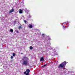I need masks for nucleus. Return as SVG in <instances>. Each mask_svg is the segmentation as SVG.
Listing matches in <instances>:
<instances>
[{"mask_svg":"<svg viewBox=\"0 0 75 75\" xmlns=\"http://www.w3.org/2000/svg\"><path fill=\"white\" fill-rule=\"evenodd\" d=\"M23 65H26L27 66L29 65V62L28 61V59L26 57H24L23 59Z\"/></svg>","mask_w":75,"mask_h":75,"instance_id":"obj_1","label":"nucleus"},{"mask_svg":"<svg viewBox=\"0 0 75 75\" xmlns=\"http://www.w3.org/2000/svg\"><path fill=\"white\" fill-rule=\"evenodd\" d=\"M57 54H58V53H57L54 54V55H57Z\"/></svg>","mask_w":75,"mask_h":75,"instance_id":"obj_20","label":"nucleus"},{"mask_svg":"<svg viewBox=\"0 0 75 75\" xmlns=\"http://www.w3.org/2000/svg\"><path fill=\"white\" fill-rule=\"evenodd\" d=\"M26 72H27V71H25L24 74H25H25H26Z\"/></svg>","mask_w":75,"mask_h":75,"instance_id":"obj_16","label":"nucleus"},{"mask_svg":"<svg viewBox=\"0 0 75 75\" xmlns=\"http://www.w3.org/2000/svg\"><path fill=\"white\" fill-rule=\"evenodd\" d=\"M22 28H22V27H21V26H20L19 27V30H21V29H22Z\"/></svg>","mask_w":75,"mask_h":75,"instance_id":"obj_8","label":"nucleus"},{"mask_svg":"<svg viewBox=\"0 0 75 75\" xmlns=\"http://www.w3.org/2000/svg\"><path fill=\"white\" fill-rule=\"evenodd\" d=\"M1 52V51H0V52Z\"/></svg>","mask_w":75,"mask_h":75,"instance_id":"obj_29","label":"nucleus"},{"mask_svg":"<svg viewBox=\"0 0 75 75\" xmlns=\"http://www.w3.org/2000/svg\"><path fill=\"white\" fill-rule=\"evenodd\" d=\"M10 32H11V33H13V30L12 29H11L10 30Z\"/></svg>","mask_w":75,"mask_h":75,"instance_id":"obj_10","label":"nucleus"},{"mask_svg":"<svg viewBox=\"0 0 75 75\" xmlns=\"http://www.w3.org/2000/svg\"><path fill=\"white\" fill-rule=\"evenodd\" d=\"M16 32L17 33H18V30H16Z\"/></svg>","mask_w":75,"mask_h":75,"instance_id":"obj_17","label":"nucleus"},{"mask_svg":"<svg viewBox=\"0 0 75 75\" xmlns=\"http://www.w3.org/2000/svg\"><path fill=\"white\" fill-rule=\"evenodd\" d=\"M47 44H46V46H47Z\"/></svg>","mask_w":75,"mask_h":75,"instance_id":"obj_27","label":"nucleus"},{"mask_svg":"<svg viewBox=\"0 0 75 75\" xmlns=\"http://www.w3.org/2000/svg\"><path fill=\"white\" fill-rule=\"evenodd\" d=\"M23 13V11L22 10L20 9L19 11V13H20V14H21Z\"/></svg>","mask_w":75,"mask_h":75,"instance_id":"obj_7","label":"nucleus"},{"mask_svg":"<svg viewBox=\"0 0 75 75\" xmlns=\"http://www.w3.org/2000/svg\"><path fill=\"white\" fill-rule=\"evenodd\" d=\"M65 65H66V61H65L64 62L60 64L58 66V68L59 69L61 68H63V67H65Z\"/></svg>","mask_w":75,"mask_h":75,"instance_id":"obj_2","label":"nucleus"},{"mask_svg":"<svg viewBox=\"0 0 75 75\" xmlns=\"http://www.w3.org/2000/svg\"><path fill=\"white\" fill-rule=\"evenodd\" d=\"M28 27H29L30 28H33V26L32 25V24H29V25Z\"/></svg>","mask_w":75,"mask_h":75,"instance_id":"obj_4","label":"nucleus"},{"mask_svg":"<svg viewBox=\"0 0 75 75\" xmlns=\"http://www.w3.org/2000/svg\"><path fill=\"white\" fill-rule=\"evenodd\" d=\"M25 10L26 11H27V10L25 9Z\"/></svg>","mask_w":75,"mask_h":75,"instance_id":"obj_23","label":"nucleus"},{"mask_svg":"<svg viewBox=\"0 0 75 75\" xmlns=\"http://www.w3.org/2000/svg\"><path fill=\"white\" fill-rule=\"evenodd\" d=\"M66 22H65V24H66Z\"/></svg>","mask_w":75,"mask_h":75,"instance_id":"obj_28","label":"nucleus"},{"mask_svg":"<svg viewBox=\"0 0 75 75\" xmlns=\"http://www.w3.org/2000/svg\"><path fill=\"white\" fill-rule=\"evenodd\" d=\"M28 18H30V17H31V16H30V14H29L28 16Z\"/></svg>","mask_w":75,"mask_h":75,"instance_id":"obj_9","label":"nucleus"},{"mask_svg":"<svg viewBox=\"0 0 75 75\" xmlns=\"http://www.w3.org/2000/svg\"><path fill=\"white\" fill-rule=\"evenodd\" d=\"M42 36H44V34H42Z\"/></svg>","mask_w":75,"mask_h":75,"instance_id":"obj_21","label":"nucleus"},{"mask_svg":"<svg viewBox=\"0 0 75 75\" xmlns=\"http://www.w3.org/2000/svg\"><path fill=\"white\" fill-rule=\"evenodd\" d=\"M13 57H15V56H16V54L14 53H13Z\"/></svg>","mask_w":75,"mask_h":75,"instance_id":"obj_11","label":"nucleus"},{"mask_svg":"<svg viewBox=\"0 0 75 75\" xmlns=\"http://www.w3.org/2000/svg\"><path fill=\"white\" fill-rule=\"evenodd\" d=\"M46 65H47V64L43 66V67H45V66H46Z\"/></svg>","mask_w":75,"mask_h":75,"instance_id":"obj_22","label":"nucleus"},{"mask_svg":"<svg viewBox=\"0 0 75 75\" xmlns=\"http://www.w3.org/2000/svg\"><path fill=\"white\" fill-rule=\"evenodd\" d=\"M48 39L49 40H51V38H49Z\"/></svg>","mask_w":75,"mask_h":75,"instance_id":"obj_15","label":"nucleus"},{"mask_svg":"<svg viewBox=\"0 0 75 75\" xmlns=\"http://www.w3.org/2000/svg\"><path fill=\"white\" fill-rule=\"evenodd\" d=\"M23 54V53H21V54Z\"/></svg>","mask_w":75,"mask_h":75,"instance_id":"obj_24","label":"nucleus"},{"mask_svg":"<svg viewBox=\"0 0 75 75\" xmlns=\"http://www.w3.org/2000/svg\"><path fill=\"white\" fill-rule=\"evenodd\" d=\"M23 21L24 22V23H27V21H26V20H24Z\"/></svg>","mask_w":75,"mask_h":75,"instance_id":"obj_13","label":"nucleus"},{"mask_svg":"<svg viewBox=\"0 0 75 75\" xmlns=\"http://www.w3.org/2000/svg\"><path fill=\"white\" fill-rule=\"evenodd\" d=\"M44 58H43V57H42L40 58V61H44Z\"/></svg>","mask_w":75,"mask_h":75,"instance_id":"obj_5","label":"nucleus"},{"mask_svg":"<svg viewBox=\"0 0 75 75\" xmlns=\"http://www.w3.org/2000/svg\"><path fill=\"white\" fill-rule=\"evenodd\" d=\"M51 44H50V43H49V45H50Z\"/></svg>","mask_w":75,"mask_h":75,"instance_id":"obj_25","label":"nucleus"},{"mask_svg":"<svg viewBox=\"0 0 75 75\" xmlns=\"http://www.w3.org/2000/svg\"><path fill=\"white\" fill-rule=\"evenodd\" d=\"M13 58H14V57H13V56H12L11 57V59H13Z\"/></svg>","mask_w":75,"mask_h":75,"instance_id":"obj_14","label":"nucleus"},{"mask_svg":"<svg viewBox=\"0 0 75 75\" xmlns=\"http://www.w3.org/2000/svg\"><path fill=\"white\" fill-rule=\"evenodd\" d=\"M14 9L12 8V9L9 12V13H13V12H14Z\"/></svg>","mask_w":75,"mask_h":75,"instance_id":"obj_3","label":"nucleus"},{"mask_svg":"<svg viewBox=\"0 0 75 75\" xmlns=\"http://www.w3.org/2000/svg\"><path fill=\"white\" fill-rule=\"evenodd\" d=\"M33 47H32V46H30V50H33Z\"/></svg>","mask_w":75,"mask_h":75,"instance_id":"obj_12","label":"nucleus"},{"mask_svg":"<svg viewBox=\"0 0 75 75\" xmlns=\"http://www.w3.org/2000/svg\"><path fill=\"white\" fill-rule=\"evenodd\" d=\"M26 75H29V74H28V73H27L26 74Z\"/></svg>","mask_w":75,"mask_h":75,"instance_id":"obj_18","label":"nucleus"},{"mask_svg":"<svg viewBox=\"0 0 75 75\" xmlns=\"http://www.w3.org/2000/svg\"><path fill=\"white\" fill-rule=\"evenodd\" d=\"M67 23H68V21H67Z\"/></svg>","mask_w":75,"mask_h":75,"instance_id":"obj_26","label":"nucleus"},{"mask_svg":"<svg viewBox=\"0 0 75 75\" xmlns=\"http://www.w3.org/2000/svg\"><path fill=\"white\" fill-rule=\"evenodd\" d=\"M26 72L27 73H29L30 72V69H27L26 70Z\"/></svg>","mask_w":75,"mask_h":75,"instance_id":"obj_6","label":"nucleus"},{"mask_svg":"<svg viewBox=\"0 0 75 75\" xmlns=\"http://www.w3.org/2000/svg\"><path fill=\"white\" fill-rule=\"evenodd\" d=\"M63 27H64V28H65V27H66L65 26H64L63 25Z\"/></svg>","mask_w":75,"mask_h":75,"instance_id":"obj_19","label":"nucleus"}]
</instances>
